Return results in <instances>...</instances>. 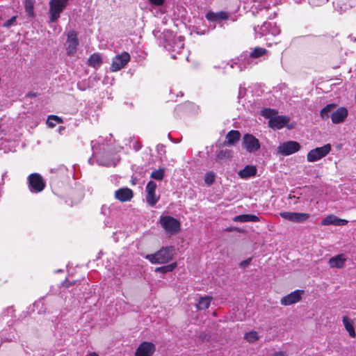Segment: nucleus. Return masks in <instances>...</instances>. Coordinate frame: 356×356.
Instances as JSON below:
<instances>
[{"instance_id":"obj_37","label":"nucleus","mask_w":356,"mask_h":356,"mask_svg":"<svg viewBox=\"0 0 356 356\" xmlns=\"http://www.w3.org/2000/svg\"><path fill=\"white\" fill-rule=\"evenodd\" d=\"M164 172L165 170L163 168H160L159 170H154L153 172H152L150 177L152 179L161 181L163 179Z\"/></svg>"},{"instance_id":"obj_19","label":"nucleus","mask_w":356,"mask_h":356,"mask_svg":"<svg viewBox=\"0 0 356 356\" xmlns=\"http://www.w3.org/2000/svg\"><path fill=\"white\" fill-rule=\"evenodd\" d=\"M302 291L296 290L283 297L281 300V304L283 305H291L298 302L301 299Z\"/></svg>"},{"instance_id":"obj_38","label":"nucleus","mask_w":356,"mask_h":356,"mask_svg":"<svg viewBox=\"0 0 356 356\" xmlns=\"http://www.w3.org/2000/svg\"><path fill=\"white\" fill-rule=\"evenodd\" d=\"M232 156V152L227 149H222L218 152L216 155V159L218 160H223L229 159Z\"/></svg>"},{"instance_id":"obj_48","label":"nucleus","mask_w":356,"mask_h":356,"mask_svg":"<svg viewBox=\"0 0 356 356\" xmlns=\"http://www.w3.org/2000/svg\"><path fill=\"white\" fill-rule=\"evenodd\" d=\"M106 210H107V207L104 205L102 207V209H101V213H103V214H106Z\"/></svg>"},{"instance_id":"obj_35","label":"nucleus","mask_w":356,"mask_h":356,"mask_svg":"<svg viewBox=\"0 0 356 356\" xmlns=\"http://www.w3.org/2000/svg\"><path fill=\"white\" fill-rule=\"evenodd\" d=\"M261 115L270 120V118H274L275 115H277V111L274 109L269 108H264L261 111Z\"/></svg>"},{"instance_id":"obj_22","label":"nucleus","mask_w":356,"mask_h":356,"mask_svg":"<svg viewBox=\"0 0 356 356\" xmlns=\"http://www.w3.org/2000/svg\"><path fill=\"white\" fill-rule=\"evenodd\" d=\"M16 339L17 333L13 328L3 329L0 332V345L3 342H10Z\"/></svg>"},{"instance_id":"obj_4","label":"nucleus","mask_w":356,"mask_h":356,"mask_svg":"<svg viewBox=\"0 0 356 356\" xmlns=\"http://www.w3.org/2000/svg\"><path fill=\"white\" fill-rule=\"evenodd\" d=\"M159 223L165 232L170 236L177 234L181 229L180 222L170 216H161Z\"/></svg>"},{"instance_id":"obj_40","label":"nucleus","mask_w":356,"mask_h":356,"mask_svg":"<svg viewBox=\"0 0 356 356\" xmlns=\"http://www.w3.org/2000/svg\"><path fill=\"white\" fill-rule=\"evenodd\" d=\"M215 179H216V175L214 172H207L205 174L204 181L207 185L210 186V185L213 184V182L215 181Z\"/></svg>"},{"instance_id":"obj_1","label":"nucleus","mask_w":356,"mask_h":356,"mask_svg":"<svg viewBox=\"0 0 356 356\" xmlns=\"http://www.w3.org/2000/svg\"><path fill=\"white\" fill-rule=\"evenodd\" d=\"M109 143L107 140H104L102 136L99 137L97 140L91 141V147L92 149V156L88 159V163L92 165L96 159V163L99 165L110 167L115 166L118 159H108L100 156L103 152H107L111 150L109 148Z\"/></svg>"},{"instance_id":"obj_39","label":"nucleus","mask_w":356,"mask_h":356,"mask_svg":"<svg viewBox=\"0 0 356 356\" xmlns=\"http://www.w3.org/2000/svg\"><path fill=\"white\" fill-rule=\"evenodd\" d=\"M245 339L248 342L253 343V342L256 341L259 339L258 334L255 331H251V332H247L245 334Z\"/></svg>"},{"instance_id":"obj_34","label":"nucleus","mask_w":356,"mask_h":356,"mask_svg":"<svg viewBox=\"0 0 356 356\" xmlns=\"http://www.w3.org/2000/svg\"><path fill=\"white\" fill-rule=\"evenodd\" d=\"M63 122L62 119L54 115H49L47 120V124L48 127L53 128L57 124L61 123Z\"/></svg>"},{"instance_id":"obj_24","label":"nucleus","mask_w":356,"mask_h":356,"mask_svg":"<svg viewBox=\"0 0 356 356\" xmlns=\"http://www.w3.org/2000/svg\"><path fill=\"white\" fill-rule=\"evenodd\" d=\"M348 223V220L341 219L334 215H329L321 221V225L324 226L333 225L335 226H342Z\"/></svg>"},{"instance_id":"obj_14","label":"nucleus","mask_w":356,"mask_h":356,"mask_svg":"<svg viewBox=\"0 0 356 356\" xmlns=\"http://www.w3.org/2000/svg\"><path fill=\"white\" fill-rule=\"evenodd\" d=\"M66 51L68 56H72L76 52L79 45L77 33L75 31H70L67 33Z\"/></svg>"},{"instance_id":"obj_23","label":"nucleus","mask_w":356,"mask_h":356,"mask_svg":"<svg viewBox=\"0 0 356 356\" xmlns=\"http://www.w3.org/2000/svg\"><path fill=\"white\" fill-rule=\"evenodd\" d=\"M206 18L209 22L220 23L222 21L228 19L229 15L225 11H219L217 13L210 11L206 14Z\"/></svg>"},{"instance_id":"obj_27","label":"nucleus","mask_w":356,"mask_h":356,"mask_svg":"<svg viewBox=\"0 0 356 356\" xmlns=\"http://www.w3.org/2000/svg\"><path fill=\"white\" fill-rule=\"evenodd\" d=\"M241 137V134L237 130H231L226 135L225 144L227 145H233L236 144Z\"/></svg>"},{"instance_id":"obj_52","label":"nucleus","mask_w":356,"mask_h":356,"mask_svg":"<svg viewBox=\"0 0 356 356\" xmlns=\"http://www.w3.org/2000/svg\"><path fill=\"white\" fill-rule=\"evenodd\" d=\"M28 95H29V97H35V94H32V93H29Z\"/></svg>"},{"instance_id":"obj_41","label":"nucleus","mask_w":356,"mask_h":356,"mask_svg":"<svg viewBox=\"0 0 356 356\" xmlns=\"http://www.w3.org/2000/svg\"><path fill=\"white\" fill-rule=\"evenodd\" d=\"M17 16H13L10 19L6 20L3 24V26L5 28H10L11 26L17 25Z\"/></svg>"},{"instance_id":"obj_15","label":"nucleus","mask_w":356,"mask_h":356,"mask_svg":"<svg viewBox=\"0 0 356 356\" xmlns=\"http://www.w3.org/2000/svg\"><path fill=\"white\" fill-rule=\"evenodd\" d=\"M155 350L156 347L153 343L144 341L137 348L135 356H152Z\"/></svg>"},{"instance_id":"obj_6","label":"nucleus","mask_w":356,"mask_h":356,"mask_svg":"<svg viewBox=\"0 0 356 356\" xmlns=\"http://www.w3.org/2000/svg\"><path fill=\"white\" fill-rule=\"evenodd\" d=\"M28 187L32 193H38L44 190L46 184L39 173H32L27 178Z\"/></svg>"},{"instance_id":"obj_42","label":"nucleus","mask_w":356,"mask_h":356,"mask_svg":"<svg viewBox=\"0 0 356 356\" xmlns=\"http://www.w3.org/2000/svg\"><path fill=\"white\" fill-rule=\"evenodd\" d=\"M251 261H252V258H248L245 260L242 261L240 263L239 266L241 268H245L250 264Z\"/></svg>"},{"instance_id":"obj_50","label":"nucleus","mask_w":356,"mask_h":356,"mask_svg":"<svg viewBox=\"0 0 356 356\" xmlns=\"http://www.w3.org/2000/svg\"><path fill=\"white\" fill-rule=\"evenodd\" d=\"M3 142L0 144V149H4V147L3 146Z\"/></svg>"},{"instance_id":"obj_21","label":"nucleus","mask_w":356,"mask_h":356,"mask_svg":"<svg viewBox=\"0 0 356 356\" xmlns=\"http://www.w3.org/2000/svg\"><path fill=\"white\" fill-rule=\"evenodd\" d=\"M271 27V23L270 22H264L261 26H257L254 28V33L257 35H259L260 37L266 35L269 33H271L273 35H276L279 33V30H270V28Z\"/></svg>"},{"instance_id":"obj_29","label":"nucleus","mask_w":356,"mask_h":356,"mask_svg":"<svg viewBox=\"0 0 356 356\" xmlns=\"http://www.w3.org/2000/svg\"><path fill=\"white\" fill-rule=\"evenodd\" d=\"M337 105L335 104H329L323 107L320 111V115L323 120L328 119L331 118L332 113L336 108Z\"/></svg>"},{"instance_id":"obj_54","label":"nucleus","mask_w":356,"mask_h":356,"mask_svg":"<svg viewBox=\"0 0 356 356\" xmlns=\"http://www.w3.org/2000/svg\"><path fill=\"white\" fill-rule=\"evenodd\" d=\"M109 138H110L109 141H111V138H112V135H111V134H109Z\"/></svg>"},{"instance_id":"obj_55","label":"nucleus","mask_w":356,"mask_h":356,"mask_svg":"<svg viewBox=\"0 0 356 356\" xmlns=\"http://www.w3.org/2000/svg\"><path fill=\"white\" fill-rule=\"evenodd\" d=\"M180 95L183 96V93L181 92H180Z\"/></svg>"},{"instance_id":"obj_20","label":"nucleus","mask_w":356,"mask_h":356,"mask_svg":"<svg viewBox=\"0 0 356 356\" xmlns=\"http://www.w3.org/2000/svg\"><path fill=\"white\" fill-rule=\"evenodd\" d=\"M15 310L13 307L4 309L0 314V321H5L10 327L14 324Z\"/></svg>"},{"instance_id":"obj_9","label":"nucleus","mask_w":356,"mask_h":356,"mask_svg":"<svg viewBox=\"0 0 356 356\" xmlns=\"http://www.w3.org/2000/svg\"><path fill=\"white\" fill-rule=\"evenodd\" d=\"M331 151L330 144H326L322 147L310 150L307 155L308 162H315L327 155Z\"/></svg>"},{"instance_id":"obj_8","label":"nucleus","mask_w":356,"mask_h":356,"mask_svg":"<svg viewBox=\"0 0 356 356\" xmlns=\"http://www.w3.org/2000/svg\"><path fill=\"white\" fill-rule=\"evenodd\" d=\"M242 147L248 153H254L260 149L261 145L259 140L252 134H245L243 136Z\"/></svg>"},{"instance_id":"obj_12","label":"nucleus","mask_w":356,"mask_h":356,"mask_svg":"<svg viewBox=\"0 0 356 356\" xmlns=\"http://www.w3.org/2000/svg\"><path fill=\"white\" fill-rule=\"evenodd\" d=\"M156 188L157 185L156 182L152 180L149 181L146 186V201L151 207H154L159 200V195H156Z\"/></svg>"},{"instance_id":"obj_57","label":"nucleus","mask_w":356,"mask_h":356,"mask_svg":"<svg viewBox=\"0 0 356 356\" xmlns=\"http://www.w3.org/2000/svg\"><path fill=\"white\" fill-rule=\"evenodd\" d=\"M328 0H326V1H327Z\"/></svg>"},{"instance_id":"obj_25","label":"nucleus","mask_w":356,"mask_h":356,"mask_svg":"<svg viewBox=\"0 0 356 356\" xmlns=\"http://www.w3.org/2000/svg\"><path fill=\"white\" fill-rule=\"evenodd\" d=\"M346 259L344 254H339L331 257L328 264L332 268H341L344 266Z\"/></svg>"},{"instance_id":"obj_11","label":"nucleus","mask_w":356,"mask_h":356,"mask_svg":"<svg viewBox=\"0 0 356 356\" xmlns=\"http://www.w3.org/2000/svg\"><path fill=\"white\" fill-rule=\"evenodd\" d=\"M280 216L284 220L295 222V223H304L310 218V214L307 213H298L291 211H283L280 213Z\"/></svg>"},{"instance_id":"obj_45","label":"nucleus","mask_w":356,"mask_h":356,"mask_svg":"<svg viewBox=\"0 0 356 356\" xmlns=\"http://www.w3.org/2000/svg\"><path fill=\"white\" fill-rule=\"evenodd\" d=\"M77 87L80 90H86V86L84 85V83L83 82H79L77 83Z\"/></svg>"},{"instance_id":"obj_17","label":"nucleus","mask_w":356,"mask_h":356,"mask_svg":"<svg viewBox=\"0 0 356 356\" xmlns=\"http://www.w3.org/2000/svg\"><path fill=\"white\" fill-rule=\"evenodd\" d=\"M133 197V191L127 187L119 188L115 192V198L122 202L130 201Z\"/></svg>"},{"instance_id":"obj_43","label":"nucleus","mask_w":356,"mask_h":356,"mask_svg":"<svg viewBox=\"0 0 356 356\" xmlns=\"http://www.w3.org/2000/svg\"><path fill=\"white\" fill-rule=\"evenodd\" d=\"M245 92H246L245 88L240 86L239 89H238V98L243 97L245 95Z\"/></svg>"},{"instance_id":"obj_5","label":"nucleus","mask_w":356,"mask_h":356,"mask_svg":"<svg viewBox=\"0 0 356 356\" xmlns=\"http://www.w3.org/2000/svg\"><path fill=\"white\" fill-rule=\"evenodd\" d=\"M68 3L69 0H50L49 10V22H56Z\"/></svg>"},{"instance_id":"obj_16","label":"nucleus","mask_w":356,"mask_h":356,"mask_svg":"<svg viewBox=\"0 0 356 356\" xmlns=\"http://www.w3.org/2000/svg\"><path fill=\"white\" fill-rule=\"evenodd\" d=\"M289 122V118L284 115H277L270 118L268 120V125L274 129H280L283 128Z\"/></svg>"},{"instance_id":"obj_3","label":"nucleus","mask_w":356,"mask_h":356,"mask_svg":"<svg viewBox=\"0 0 356 356\" xmlns=\"http://www.w3.org/2000/svg\"><path fill=\"white\" fill-rule=\"evenodd\" d=\"M175 249L173 246L162 248L156 252L146 255L145 258L152 264H167L173 259Z\"/></svg>"},{"instance_id":"obj_10","label":"nucleus","mask_w":356,"mask_h":356,"mask_svg":"<svg viewBox=\"0 0 356 356\" xmlns=\"http://www.w3.org/2000/svg\"><path fill=\"white\" fill-rule=\"evenodd\" d=\"M300 149L299 143L289 140L280 143L277 148V152L282 156H289L298 152Z\"/></svg>"},{"instance_id":"obj_18","label":"nucleus","mask_w":356,"mask_h":356,"mask_svg":"<svg viewBox=\"0 0 356 356\" xmlns=\"http://www.w3.org/2000/svg\"><path fill=\"white\" fill-rule=\"evenodd\" d=\"M348 114V111L345 107H339L337 109L335 108L331 115L332 123L339 124L343 122L347 118Z\"/></svg>"},{"instance_id":"obj_46","label":"nucleus","mask_w":356,"mask_h":356,"mask_svg":"<svg viewBox=\"0 0 356 356\" xmlns=\"http://www.w3.org/2000/svg\"><path fill=\"white\" fill-rule=\"evenodd\" d=\"M272 356H287V355L283 351H278L275 353Z\"/></svg>"},{"instance_id":"obj_51","label":"nucleus","mask_w":356,"mask_h":356,"mask_svg":"<svg viewBox=\"0 0 356 356\" xmlns=\"http://www.w3.org/2000/svg\"><path fill=\"white\" fill-rule=\"evenodd\" d=\"M90 356H99V355L95 353H91Z\"/></svg>"},{"instance_id":"obj_26","label":"nucleus","mask_w":356,"mask_h":356,"mask_svg":"<svg viewBox=\"0 0 356 356\" xmlns=\"http://www.w3.org/2000/svg\"><path fill=\"white\" fill-rule=\"evenodd\" d=\"M257 170L254 165H248L243 169L238 171V175L241 179H246L254 176L257 174Z\"/></svg>"},{"instance_id":"obj_30","label":"nucleus","mask_w":356,"mask_h":356,"mask_svg":"<svg viewBox=\"0 0 356 356\" xmlns=\"http://www.w3.org/2000/svg\"><path fill=\"white\" fill-rule=\"evenodd\" d=\"M212 300L213 298L209 296L200 297L196 305V307L199 310L206 309L209 307Z\"/></svg>"},{"instance_id":"obj_31","label":"nucleus","mask_w":356,"mask_h":356,"mask_svg":"<svg viewBox=\"0 0 356 356\" xmlns=\"http://www.w3.org/2000/svg\"><path fill=\"white\" fill-rule=\"evenodd\" d=\"M102 63V59L99 54H93L88 58V64L90 66L97 69Z\"/></svg>"},{"instance_id":"obj_44","label":"nucleus","mask_w":356,"mask_h":356,"mask_svg":"<svg viewBox=\"0 0 356 356\" xmlns=\"http://www.w3.org/2000/svg\"><path fill=\"white\" fill-rule=\"evenodd\" d=\"M149 2L156 6H161L163 4L165 0H149Z\"/></svg>"},{"instance_id":"obj_32","label":"nucleus","mask_w":356,"mask_h":356,"mask_svg":"<svg viewBox=\"0 0 356 356\" xmlns=\"http://www.w3.org/2000/svg\"><path fill=\"white\" fill-rule=\"evenodd\" d=\"M343 325H344L346 330L349 333L350 336L351 337H355V329L353 327V321L347 316H343Z\"/></svg>"},{"instance_id":"obj_13","label":"nucleus","mask_w":356,"mask_h":356,"mask_svg":"<svg viewBox=\"0 0 356 356\" xmlns=\"http://www.w3.org/2000/svg\"><path fill=\"white\" fill-rule=\"evenodd\" d=\"M130 60V55L129 53L124 51L120 55L115 56L113 58L111 70L112 72H117L123 68Z\"/></svg>"},{"instance_id":"obj_53","label":"nucleus","mask_w":356,"mask_h":356,"mask_svg":"<svg viewBox=\"0 0 356 356\" xmlns=\"http://www.w3.org/2000/svg\"><path fill=\"white\" fill-rule=\"evenodd\" d=\"M39 305H40V302H37V303H35V304L34 305V306H37V307H38V306H39Z\"/></svg>"},{"instance_id":"obj_36","label":"nucleus","mask_w":356,"mask_h":356,"mask_svg":"<svg viewBox=\"0 0 356 356\" xmlns=\"http://www.w3.org/2000/svg\"><path fill=\"white\" fill-rule=\"evenodd\" d=\"M156 152L159 156V160L161 161H163L166 160V156H165V146L162 144L157 145L156 147Z\"/></svg>"},{"instance_id":"obj_33","label":"nucleus","mask_w":356,"mask_h":356,"mask_svg":"<svg viewBox=\"0 0 356 356\" xmlns=\"http://www.w3.org/2000/svg\"><path fill=\"white\" fill-rule=\"evenodd\" d=\"M177 266V263L173 262L165 266L158 267L156 268L155 271L157 273H161L162 274H165L170 272H172L175 269Z\"/></svg>"},{"instance_id":"obj_7","label":"nucleus","mask_w":356,"mask_h":356,"mask_svg":"<svg viewBox=\"0 0 356 356\" xmlns=\"http://www.w3.org/2000/svg\"><path fill=\"white\" fill-rule=\"evenodd\" d=\"M184 38L183 36L175 37L171 39H165L164 47L169 51H171L172 58H176V55L173 52L179 54L184 47Z\"/></svg>"},{"instance_id":"obj_47","label":"nucleus","mask_w":356,"mask_h":356,"mask_svg":"<svg viewBox=\"0 0 356 356\" xmlns=\"http://www.w3.org/2000/svg\"><path fill=\"white\" fill-rule=\"evenodd\" d=\"M142 145L138 143H136L134 145V149L136 150V151H138L140 149Z\"/></svg>"},{"instance_id":"obj_2","label":"nucleus","mask_w":356,"mask_h":356,"mask_svg":"<svg viewBox=\"0 0 356 356\" xmlns=\"http://www.w3.org/2000/svg\"><path fill=\"white\" fill-rule=\"evenodd\" d=\"M266 52L267 51L265 48L260 47H255L248 56L241 55L237 58V62H232L230 67L234 68L235 66H237L239 71L241 72L252 65L251 58H258L265 55Z\"/></svg>"},{"instance_id":"obj_56","label":"nucleus","mask_w":356,"mask_h":356,"mask_svg":"<svg viewBox=\"0 0 356 356\" xmlns=\"http://www.w3.org/2000/svg\"><path fill=\"white\" fill-rule=\"evenodd\" d=\"M301 0H296V1L297 2H300Z\"/></svg>"},{"instance_id":"obj_49","label":"nucleus","mask_w":356,"mask_h":356,"mask_svg":"<svg viewBox=\"0 0 356 356\" xmlns=\"http://www.w3.org/2000/svg\"><path fill=\"white\" fill-rule=\"evenodd\" d=\"M349 38L353 42L356 41V38L351 35H349Z\"/></svg>"},{"instance_id":"obj_28","label":"nucleus","mask_w":356,"mask_h":356,"mask_svg":"<svg viewBox=\"0 0 356 356\" xmlns=\"http://www.w3.org/2000/svg\"><path fill=\"white\" fill-rule=\"evenodd\" d=\"M233 220L234 222H259V218L254 214H242L236 216Z\"/></svg>"}]
</instances>
